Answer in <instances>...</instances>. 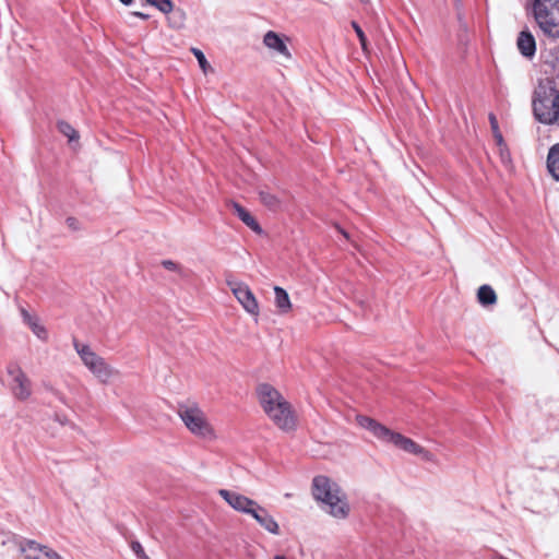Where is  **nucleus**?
<instances>
[{
    "instance_id": "obj_32",
    "label": "nucleus",
    "mask_w": 559,
    "mask_h": 559,
    "mask_svg": "<svg viewBox=\"0 0 559 559\" xmlns=\"http://www.w3.org/2000/svg\"><path fill=\"white\" fill-rule=\"evenodd\" d=\"M131 14H132V15H134V16L141 17V19H143V20L148 19V15H147V14H144V13H142V12H132Z\"/></svg>"
},
{
    "instance_id": "obj_11",
    "label": "nucleus",
    "mask_w": 559,
    "mask_h": 559,
    "mask_svg": "<svg viewBox=\"0 0 559 559\" xmlns=\"http://www.w3.org/2000/svg\"><path fill=\"white\" fill-rule=\"evenodd\" d=\"M257 395L265 414L273 412V408H277L282 403L287 401L278 390L269 383L259 384L257 388Z\"/></svg>"
},
{
    "instance_id": "obj_14",
    "label": "nucleus",
    "mask_w": 559,
    "mask_h": 559,
    "mask_svg": "<svg viewBox=\"0 0 559 559\" xmlns=\"http://www.w3.org/2000/svg\"><path fill=\"white\" fill-rule=\"evenodd\" d=\"M228 207L233 210V212L239 217V219L246 224L250 229H252L257 234H262V228L255 218L239 203L229 201Z\"/></svg>"
},
{
    "instance_id": "obj_21",
    "label": "nucleus",
    "mask_w": 559,
    "mask_h": 559,
    "mask_svg": "<svg viewBox=\"0 0 559 559\" xmlns=\"http://www.w3.org/2000/svg\"><path fill=\"white\" fill-rule=\"evenodd\" d=\"M477 299L483 306H491L497 302V295L491 286L481 285L477 292Z\"/></svg>"
},
{
    "instance_id": "obj_34",
    "label": "nucleus",
    "mask_w": 559,
    "mask_h": 559,
    "mask_svg": "<svg viewBox=\"0 0 559 559\" xmlns=\"http://www.w3.org/2000/svg\"><path fill=\"white\" fill-rule=\"evenodd\" d=\"M340 231H341V233H342L346 238H348V235H347V233H346V231H344V230H342V229H340Z\"/></svg>"
},
{
    "instance_id": "obj_30",
    "label": "nucleus",
    "mask_w": 559,
    "mask_h": 559,
    "mask_svg": "<svg viewBox=\"0 0 559 559\" xmlns=\"http://www.w3.org/2000/svg\"><path fill=\"white\" fill-rule=\"evenodd\" d=\"M489 121H490L492 132L496 133L497 131H499L498 120L493 114L489 115Z\"/></svg>"
},
{
    "instance_id": "obj_27",
    "label": "nucleus",
    "mask_w": 559,
    "mask_h": 559,
    "mask_svg": "<svg viewBox=\"0 0 559 559\" xmlns=\"http://www.w3.org/2000/svg\"><path fill=\"white\" fill-rule=\"evenodd\" d=\"M131 549L134 552V555L138 557V559H150L146 556L142 545L139 542H136V540L132 542Z\"/></svg>"
},
{
    "instance_id": "obj_22",
    "label": "nucleus",
    "mask_w": 559,
    "mask_h": 559,
    "mask_svg": "<svg viewBox=\"0 0 559 559\" xmlns=\"http://www.w3.org/2000/svg\"><path fill=\"white\" fill-rule=\"evenodd\" d=\"M260 201L270 210L277 211L281 207V200L269 191L261 190L259 192Z\"/></svg>"
},
{
    "instance_id": "obj_23",
    "label": "nucleus",
    "mask_w": 559,
    "mask_h": 559,
    "mask_svg": "<svg viewBox=\"0 0 559 559\" xmlns=\"http://www.w3.org/2000/svg\"><path fill=\"white\" fill-rule=\"evenodd\" d=\"M57 127L59 132L67 136L70 142L79 139L76 130L67 121H59Z\"/></svg>"
},
{
    "instance_id": "obj_20",
    "label": "nucleus",
    "mask_w": 559,
    "mask_h": 559,
    "mask_svg": "<svg viewBox=\"0 0 559 559\" xmlns=\"http://www.w3.org/2000/svg\"><path fill=\"white\" fill-rule=\"evenodd\" d=\"M274 293L276 307L282 313H287L292 308V304L287 292L280 286H275Z\"/></svg>"
},
{
    "instance_id": "obj_33",
    "label": "nucleus",
    "mask_w": 559,
    "mask_h": 559,
    "mask_svg": "<svg viewBox=\"0 0 559 559\" xmlns=\"http://www.w3.org/2000/svg\"><path fill=\"white\" fill-rule=\"evenodd\" d=\"M123 4L129 5L133 0H120Z\"/></svg>"
},
{
    "instance_id": "obj_28",
    "label": "nucleus",
    "mask_w": 559,
    "mask_h": 559,
    "mask_svg": "<svg viewBox=\"0 0 559 559\" xmlns=\"http://www.w3.org/2000/svg\"><path fill=\"white\" fill-rule=\"evenodd\" d=\"M67 226L72 230H79L80 229V223L75 217H68L66 219Z\"/></svg>"
},
{
    "instance_id": "obj_5",
    "label": "nucleus",
    "mask_w": 559,
    "mask_h": 559,
    "mask_svg": "<svg viewBox=\"0 0 559 559\" xmlns=\"http://www.w3.org/2000/svg\"><path fill=\"white\" fill-rule=\"evenodd\" d=\"M74 349L80 356L84 366L102 382L108 383L110 379L119 372L106 360L96 354L88 345L81 344L76 340L73 342Z\"/></svg>"
},
{
    "instance_id": "obj_29",
    "label": "nucleus",
    "mask_w": 559,
    "mask_h": 559,
    "mask_svg": "<svg viewBox=\"0 0 559 559\" xmlns=\"http://www.w3.org/2000/svg\"><path fill=\"white\" fill-rule=\"evenodd\" d=\"M162 265L169 271H177L179 269L178 264L171 260H164Z\"/></svg>"
},
{
    "instance_id": "obj_2",
    "label": "nucleus",
    "mask_w": 559,
    "mask_h": 559,
    "mask_svg": "<svg viewBox=\"0 0 559 559\" xmlns=\"http://www.w3.org/2000/svg\"><path fill=\"white\" fill-rule=\"evenodd\" d=\"M533 112L539 122L559 127V90L554 82L539 83L533 98Z\"/></svg>"
},
{
    "instance_id": "obj_26",
    "label": "nucleus",
    "mask_w": 559,
    "mask_h": 559,
    "mask_svg": "<svg viewBox=\"0 0 559 559\" xmlns=\"http://www.w3.org/2000/svg\"><path fill=\"white\" fill-rule=\"evenodd\" d=\"M352 27L354 28L358 39H359V43H360V46L364 50V52H367L368 51V44H367V37L364 33V31L361 29V27L359 26V24L355 21L352 22Z\"/></svg>"
},
{
    "instance_id": "obj_15",
    "label": "nucleus",
    "mask_w": 559,
    "mask_h": 559,
    "mask_svg": "<svg viewBox=\"0 0 559 559\" xmlns=\"http://www.w3.org/2000/svg\"><path fill=\"white\" fill-rule=\"evenodd\" d=\"M263 44L285 58H290V52L283 38L275 32L269 31L263 37Z\"/></svg>"
},
{
    "instance_id": "obj_6",
    "label": "nucleus",
    "mask_w": 559,
    "mask_h": 559,
    "mask_svg": "<svg viewBox=\"0 0 559 559\" xmlns=\"http://www.w3.org/2000/svg\"><path fill=\"white\" fill-rule=\"evenodd\" d=\"M7 372L12 379L10 389L14 397L20 401L27 400L32 395V382L26 373L15 362L9 364Z\"/></svg>"
},
{
    "instance_id": "obj_37",
    "label": "nucleus",
    "mask_w": 559,
    "mask_h": 559,
    "mask_svg": "<svg viewBox=\"0 0 559 559\" xmlns=\"http://www.w3.org/2000/svg\"><path fill=\"white\" fill-rule=\"evenodd\" d=\"M66 421H67V420H66L64 418H61V419H60L61 425H64V424H66Z\"/></svg>"
},
{
    "instance_id": "obj_13",
    "label": "nucleus",
    "mask_w": 559,
    "mask_h": 559,
    "mask_svg": "<svg viewBox=\"0 0 559 559\" xmlns=\"http://www.w3.org/2000/svg\"><path fill=\"white\" fill-rule=\"evenodd\" d=\"M248 515L252 516L257 523L270 534H280V525L276 520L263 506L259 504L258 502Z\"/></svg>"
},
{
    "instance_id": "obj_38",
    "label": "nucleus",
    "mask_w": 559,
    "mask_h": 559,
    "mask_svg": "<svg viewBox=\"0 0 559 559\" xmlns=\"http://www.w3.org/2000/svg\"><path fill=\"white\" fill-rule=\"evenodd\" d=\"M176 14H179L180 17L182 16V12L181 11H177Z\"/></svg>"
},
{
    "instance_id": "obj_3",
    "label": "nucleus",
    "mask_w": 559,
    "mask_h": 559,
    "mask_svg": "<svg viewBox=\"0 0 559 559\" xmlns=\"http://www.w3.org/2000/svg\"><path fill=\"white\" fill-rule=\"evenodd\" d=\"M177 414L186 428L194 437L206 441H213L217 438L215 429L209 421L207 416L197 403H180L178 405Z\"/></svg>"
},
{
    "instance_id": "obj_1",
    "label": "nucleus",
    "mask_w": 559,
    "mask_h": 559,
    "mask_svg": "<svg viewBox=\"0 0 559 559\" xmlns=\"http://www.w3.org/2000/svg\"><path fill=\"white\" fill-rule=\"evenodd\" d=\"M312 492L316 500L323 504V509L336 519H345L349 507L346 496L338 485L326 476H317L312 481Z\"/></svg>"
},
{
    "instance_id": "obj_10",
    "label": "nucleus",
    "mask_w": 559,
    "mask_h": 559,
    "mask_svg": "<svg viewBox=\"0 0 559 559\" xmlns=\"http://www.w3.org/2000/svg\"><path fill=\"white\" fill-rule=\"evenodd\" d=\"M19 559H62V557L46 545L26 539L20 544Z\"/></svg>"
},
{
    "instance_id": "obj_35",
    "label": "nucleus",
    "mask_w": 559,
    "mask_h": 559,
    "mask_svg": "<svg viewBox=\"0 0 559 559\" xmlns=\"http://www.w3.org/2000/svg\"><path fill=\"white\" fill-rule=\"evenodd\" d=\"M274 559H286L284 556H275Z\"/></svg>"
},
{
    "instance_id": "obj_24",
    "label": "nucleus",
    "mask_w": 559,
    "mask_h": 559,
    "mask_svg": "<svg viewBox=\"0 0 559 559\" xmlns=\"http://www.w3.org/2000/svg\"><path fill=\"white\" fill-rule=\"evenodd\" d=\"M191 51L194 55V57L197 58L199 66L204 74H206L209 71L213 70L211 64L207 62L204 53L200 49L192 47Z\"/></svg>"
},
{
    "instance_id": "obj_9",
    "label": "nucleus",
    "mask_w": 559,
    "mask_h": 559,
    "mask_svg": "<svg viewBox=\"0 0 559 559\" xmlns=\"http://www.w3.org/2000/svg\"><path fill=\"white\" fill-rule=\"evenodd\" d=\"M384 441L394 444L405 452L418 455L424 461L432 462L435 460V456L430 451L399 432L390 430Z\"/></svg>"
},
{
    "instance_id": "obj_4",
    "label": "nucleus",
    "mask_w": 559,
    "mask_h": 559,
    "mask_svg": "<svg viewBox=\"0 0 559 559\" xmlns=\"http://www.w3.org/2000/svg\"><path fill=\"white\" fill-rule=\"evenodd\" d=\"M533 14L544 35L559 38V0H534Z\"/></svg>"
},
{
    "instance_id": "obj_18",
    "label": "nucleus",
    "mask_w": 559,
    "mask_h": 559,
    "mask_svg": "<svg viewBox=\"0 0 559 559\" xmlns=\"http://www.w3.org/2000/svg\"><path fill=\"white\" fill-rule=\"evenodd\" d=\"M21 314L23 318V321L29 326V329L33 331V333L41 341H47L48 338V332L46 328L40 324L39 320L28 313L25 309L21 310Z\"/></svg>"
},
{
    "instance_id": "obj_8",
    "label": "nucleus",
    "mask_w": 559,
    "mask_h": 559,
    "mask_svg": "<svg viewBox=\"0 0 559 559\" xmlns=\"http://www.w3.org/2000/svg\"><path fill=\"white\" fill-rule=\"evenodd\" d=\"M266 416L277 428L285 432L295 431L297 428V416L288 401L282 403L277 408H273V412H270Z\"/></svg>"
},
{
    "instance_id": "obj_31",
    "label": "nucleus",
    "mask_w": 559,
    "mask_h": 559,
    "mask_svg": "<svg viewBox=\"0 0 559 559\" xmlns=\"http://www.w3.org/2000/svg\"><path fill=\"white\" fill-rule=\"evenodd\" d=\"M493 134H495V138H496V140H497L498 145H500V146H501V145L503 144V138H502V135H501L500 131H497V132H496V133H493Z\"/></svg>"
},
{
    "instance_id": "obj_16",
    "label": "nucleus",
    "mask_w": 559,
    "mask_h": 559,
    "mask_svg": "<svg viewBox=\"0 0 559 559\" xmlns=\"http://www.w3.org/2000/svg\"><path fill=\"white\" fill-rule=\"evenodd\" d=\"M356 420L360 427L368 429L374 437L383 441L390 431L389 428L367 416L359 415Z\"/></svg>"
},
{
    "instance_id": "obj_25",
    "label": "nucleus",
    "mask_w": 559,
    "mask_h": 559,
    "mask_svg": "<svg viewBox=\"0 0 559 559\" xmlns=\"http://www.w3.org/2000/svg\"><path fill=\"white\" fill-rule=\"evenodd\" d=\"M146 2L165 14L170 13L174 9L171 0H146Z\"/></svg>"
},
{
    "instance_id": "obj_7",
    "label": "nucleus",
    "mask_w": 559,
    "mask_h": 559,
    "mask_svg": "<svg viewBox=\"0 0 559 559\" xmlns=\"http://www.w3.org/2000/svg\"><path fill=\"white\" fill-rule=\"evenodd\" d=\"M226 284L248 313L259 316V304L247 284L229 277L226 278Z\"/></svg>"
},
{
    "instance_id": "obj_36",
    "label": "nucleus",
    "mask_w": 559,
    "mask_h": 559,
    "mask_svg": "<svg viewBox=\"0 0 559 559\" xmlns=\"http://www.w3.org/2000/svg\"><path fill=\"white\" fill-rule=\"evenodd\" d=\"M66 421H67V420H66L64 418H61V419H60L61 425H64V424H66Z\"/></svg>"
},
{
    "instance_id": "obj_12",
    "label": "nucleus",
    "mask_w": 559,
    "mask_h": 559,
    "mask_svg": "<svg viewBox=\"0 0 559 559\" xmlns=\"http://www.w3.org/2000/svg\"><path fill=\"white\" fill-rule=\"evenodd\" d=\"M218 495L237 512L249 514L257 501L236 491L219 489Z\"/></svg>"
},
{
    "instance_id": "obj_19",
    "label": "nucleus",
    "mask_w": 559,
    "mask_h": 559,
    "mask_svg": "<svg viewBox=\"0 0 559 559\" xmlns=\"http://www.w3.org/2000/svg\"><path fill=\"white\" fill-rule=\"evenodd\" d=\"M547 169L552 178L559 181V143L549 148L547 156Z\"/></svg>"
},
{
    "instance_id": "obj_17",
    "label": "nucleus",
    "mask_w": 559,
    "mask_h": 559,
    "mask_svg": "<svg viewBox=\"0 0 559 559\" xmlns=\"http://www.w3.org/2000/svg\"><path fill=\"white\" fill-rule=\"evenodd\" d=\"M516 45H518L520 52L524 57H526V58L534 57V55L536 52V41L530 31H522L519 34Z\"/></svg>"
}]
</instances>
